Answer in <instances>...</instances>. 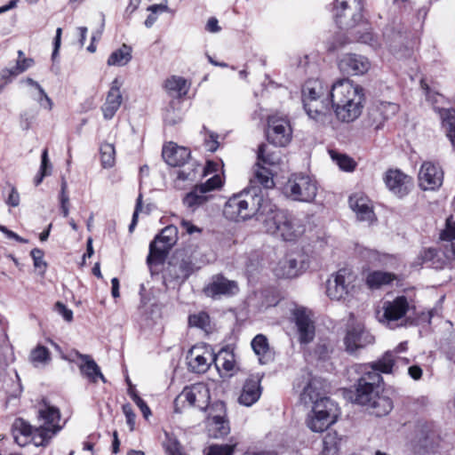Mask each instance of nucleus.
<instances>
[{
    "label": "nucleus",
    "instance_id": "f03ea898",
    "mask_svg": "<svg viewBox=\"0 0 455 455\" xmlns=\"http://www.w3.org/2000/svg\"><path fill=\"white\" fill-rule=\"evenodd\" d=\"M395 363L392 352H386L376 362L360 364L356 371L360 374L355 384L354 403L367 406L371 414L377 417L387 415L393 409V402L387 395H380L379 389L383 382L381 373H391Z\"/></svg>",
    "mask_w": 455,
    "mask_h": 455
},
{
    "label": "nucleus",
    "instance_id": "e2e57ef3",
    "mask_svg": "<svg viewBox=\"0 0 455 455\" xmlns=\"http://www.w3.org/2000/svg\"><path fill=\"white\" fill-rule=\"evenodd\" d=\"M56 311L68 322H71L73 319V312L68 308L63 303L58 301L55 304Z\"/></svg>",
    "mask_w": 455,
    "mask_h": 455
},
{
    "label": "nucleus",
    "instance_id": "bf43d9fd",
    "mask_svg": "<svg viewBox=\"0 0 455 455\" xmlns=\"http://www.w3.org/2000/svg\"><path fill=\"white\" fill-rule=\"evenodd\" d=\"M122 410L126 417L127 424L130 426L131 430H132L135 425L136 415L132 411V405L125 403L123 405Z\"/></svg>",
    "mask_w": 455,
    "mask_h": 455
},
{
    "label": "nucleus",
    "instance_id": "72a5a7b5",
    "mask_svg": "<svg viewBox=\"0 0 455 455\" xmlns=\"http://www.w3.org/2000/svg\"><path fill=\"white\" fill-rule=\"evenodd\" d=\"M337 417L324 415H315L312 413L307 419V426L314 432H322L327 429L336 421Z\"/></svg>",
    "mask_w": 455,
    "mask_h": 455
},
{
    "label": "nucleus",
    "instance_id": "20e7f679",
    "mask_svg": "<svg viewBox=\"0 0 455 455\" xmlns=\"http://www.w3.org/2000/svg\"><path fill=\"white\" fill-rule=\"evenodd\" d=\"M37 419L40 425L35 436L36 442L40 444H48L62 428L60 424V411L59 408L43 399L38 404Z\"/></svg>",
    "mask_w": 455,
    "mask_h": 455
},
{
    "label": "nucleus",
    "instance_id": "f3484780",
    "mask_svg": "<svg viewBox=\"0 0 455 455\" xmlns=\"http://www.w3.org/2000/svg\"><path fill=\"white\" fill-rule=\"evenodd\" d=\"M238 291L237 283L228 280L223 275H213L211 282L204 289V294L212 299H218L221 296H233Z\"/></svg>",
    "mask_w": 455,
    "mask_h": 455
},
{
    "label": "nucleus",
    "instance_id": "3c124183",
    "mask_svg": "<svg viewBox=\"0 0 455 455\" xmlns=\"http://www.w3.org/2000/svg\"><path fill=\"white\" fill-rule=\"evenodd\" d=\"M188 323L190 326L206 329L210 323V317L207 313L200 312L198 314L189 315Z\"/></svg>",
    "mask_w": 455,
    "mask_h": 455
},
{
    "label": "nucleus",
    "instance_id": "603ef678",
    "mask_svg": "<svg viewBox=\"0 0 455 455\" xmlns=\"http://www.w3.org/2000/svg\"><path fill=\"white\" fill-rule=\"evenodd\" d=\"M197 186L208 195L209 192L220 188L222 186V180L220 175H214L208 179L204 183Z\"/></svg>",
    "mask_w": 455,
    "mask_h": 455
},
{
    "label": "nucleus",
    "instance_id": "7c9ffc66",
    "mask_svg": "<svg viewBox=\"0 0 455 455\" xmlns=\"http://www.w3.org/2000/svg\"><path fill=\"white\" fill-rule=\"evenodd\" d=\"M258 162L260 164L276 165L281 161L280 150L267 144H260L257 152Z\"/></svg>",
    "mask_w": 455,
    "mask_h": 455
},
{
    "label": "nucleus",
    "instance_id": "5701e85b",
    "mask_svg": "<svg viewBox=\"0 0 455 455\" xmlns=\"http://www.w3.org/2000/svg\"><path fill=\"white\" fill-rule=\"evenodd\" d=\"M121 86L122 83L118 78H115L111 83L106 101L101 107L103 116L106 120L112 119L122 104L123 97L120 92Z\"/></svg>",
    "mask_w": 455,
    "mask_h": 455
},
{
    "label": "nucleus",
    "instance_id": "f257e3e1",
    "mask_svg": "<svg viewBox=\"0 0 455 455\" xmlns=\"http://www.w3.org/2000/svg\"><path fill=\"white\" fill-rule=\"evenodd\" d=\"M223 214L234 221L255 217L267 233L279 235L284 241H294L304 232L297 219L255 191L231 196L225 204Z\"/></svg>",
    "mask_w": 455,
    "mask_h": 455
},
{
    "label": "nucleus",
    "instance_id": "f8f14e48",
    "mask_svg": "<svg viewBox=\"0 0 455 455\" xmlns=\"http://www.w3.org/2000/svg\"><path fill=\"white\" fill-rule=\"evenodd\" d=\"M411 309L415 310V307H410L407 298L405 296H398L393 301H386L384 303V312L379 321L394 329L399 326L397 321L403 318ZM400 325H403V323H400Z\"/></svg>",
    "mask_w": 455,
    "mask_h": 455
},
{
    "label": "nucleus",
    "instance_id": "9b49d317",
    "mask_svg": "<svg viewBox=\"0 0 455 455\" xmlns=\"http://www.w3.org/2000/svg\"><path fill=\"white\" fill-rule=\"evenodd\" d=\"M188 364L191 371L196 373H204L214 363L217 369H220L221 355H215L207 347H193L188 355Z\"/></svg>",
    "mask_w": 455,
    "mask_h": 455
},
{
    "label": "nucleus",
    "instance_id": "052dcab7",
    "mask_svg": "<svg viewBox=\"0 0 455 455\" xmlns=\"http://www.w3.org/2000/svg\"><path fill=\"white\" fill-rule=\"evenodd\" d=\"M30 255L34 261L35 267L40 268L46 267V263L44 261V251L41 249L35 248L31 251Z\"/></svg>",
    "mask_w": 455,
    "mask_h": 455
},
{
    "label": "nucleus",
    "instance_id": "ea45409f",
    "mask_svg": "<svg viewBox=\"0 0 455 455\" xmlns=\"http://www.w3.org/2000/svg\"><path fill=\"white\" fill-rule=\"evenodd\" d=\"M363 256L369 262V264L376 267L387 266L390 259L389 255L381 254L380 252L371 249H366L363 251Z\"/></svg>",
    "mask_w": 455,
    "mask_h": 455
},
{
    "label": "nucleus",
    "instance_id": "0eeeda50",
    "mask_svg": "<svg viewBox=\"0 0 455 455\" xmlns=\"http://www.w3.org/2000/svg\"><path fill=\"white\" fill-rule=\"evenodd\" d=\"M177 240L178 229L175 226L170 225L163 228L149 244L148 265L163 264Z\"/></svg>",
    "mask_w": 455,
    "mask_h": 455
},
{
    "label": "nucleus",
    "instance_id": "9d476101",
    "mask_svg": "<svg viewBox=\"0 0 455 455\" xmlns=\"http://www.w3.org/2000/svg\"><path fill=\"white\" fill-rule=\"evenodd\" d=\"M300 401L305 405L313 403L312 413L315 415L328 414V416L337 417L336 404L329 397H320L313 381L308 382L303 388L300 394Z\"/></svg>",
    "mask_w": 455,
    "mask_h": 455
},
{
    "label": "nucleus",
    "instance_id": "412c9836",
    "mask_svg": "<svg viewBox=\"0 0 455 455\" xmlns=\"http://www.w3.org/2000/svg\"><path fill=\"white\" fill-rule=\"evenodd\" d=\"M293 321L296 324L299 340L308 344L315 338V325L305 308H296L292 312Z\"/></svg>",
    "mask_w": 455,
    "mask_h": 455
},
{
    "label": "nucleus",
    "instance_id": "4be33fe9",
    "mask_svg": "<svg viewBox=\"0 0 455 455\" xmlns=\"http://www.w3.org/2000/svg\"><path fill=\"white\" fill-rule=\"evenodd\" d=\"M38 431V427H34L22 419H18L12 426V435L15 443L23 447L32 442L36 446H46L36 442L35 436Z\"/></svg>",
    "mask_w": 455,
    "mask_h": 455
},
{
    "label": "nucleus",
    "instance_id": "dca6fc26",
    "mask_svg": "<svg viewBox=\"0 0 455 455\" xmlns=\"http://www.w3.org/2000/svg\"><path fill=\"white\" fill-rule=\"evenodd\" d=\"M384 181L387 188L400 198L407 196L413 186L412 179L398 169L387 171Z\"/></svg>",
    "mask_w": 455,
    "mask_h": 455
},
{
    "label": "nucleus",
    "instance_id": "0e129e2a",
    "mask_svg": "<svg viewBox=\"0 0 455 455\" xmlns=\"http://www.w3.org/2000/svg\"><path fill=\"white\" fill-rule=\"evenodd\" d=\"M52 171V164L50 163L49 157H48V150L47 148H44L42 156H41V166L40 171L41 172H44L47 175L51 174Z\"/></svg>",
    "mask_w": 455,
    "mask_h": 455
},
{
    "label": "nucleus",
    "instance_id": "6e6d98bb",
    "mask_svg": "<svg viewBox=\"0 0 455 455\" xmlns=\"http://www.w3.org/2000/svg\"><path fill=\"white\" fill-rule=\"evenodd\" d=\"M164 121L165 124L175 125L181 121V116L176 113L173 108H168L165 111Z\"/></svg>",
    "mask_w": 455,
    "mask_h": 455
},
{
    "label": "nucleus",
    "instance_id": "a19ab883",
    "mask_svg": "<svg viewBox=\"0 0 455 455\" xmlns=\"http://www.w3.org/2000/svg\"><path fill=\"white\" fill-rule=\"evenodd\" d=\"M331 159L339 165V167L345 172H352L356 166V163L353 158L347 155L338 153L334 150H330Z\"/></svg>",
    "mask_w": 455,
    "mask_h": 455
},
{
    "label": "nucleus",
    "instance_id": "b1692460",
    "mask_svg": "<svg viewBox=\"0 0 455 455\" xmlns=\"http://www.w3.org/2000/svg\"><path fill=\"white\" fill-rule=\"evenodd\" d=\"M162 156L170 166L184 165L190 158V150L184 147H179L173 142L164 146Z\"/></svg>",
    "mask_w": 455,
    "mask_h": 455
},
{
    "label": "nucleus",
    "instance_id": "c03bdc74",
    "mask_svg": "<svg viewBox=\"0 0 455 455\" xmlns=\"http://www.w3.org/2000/svg\"><path fill=\"white\" fill-rule=\"evenodd\" d=\"M281 269L283 271V276L286 278H292L300 273L301 266L296 259L288 258L282 262Z\"/></svg>",
    "mask_w": 455,
    "mask_h": 455
},
{
    "label": "nucleus",
    "instance_id": "de8ad7c7",
    "mask_svg": "<svg viewBox=\"0 0 455 455\" xmlns=\"http://www.w3.org/2000/svg\"><path fill=\"white\" fill-rule=\"evenodd\" d=\"M422 439H420L421 445L426 448H432L434 444H435L439 439V435L436 431H435L432 426H425L422 429Z\"/></svg>",
    "mask_w": 455,
    "mask_h": 455
},
{
    "label": "nucleus",
    "instance_id": "69168bd1",
    "mask_svg": "<svg viewBox=\"0 0 455 455\" xmlns=\"http://www.w3.org/2000/svg\"><path fill=\"white\" fill-rule=\"evenodd\" d=\"M36 118V114L24 112L20 115V126L23 130L27 131L30 128L32 123Z\"/></svg>",
    "mask_w": 455,
    "mask_h": 455
},
{
    "label": "nucleus",
    "instance_id": "2eb2a0df",
    "mask_svg": "<svg viewBox=\"0 0 455 455\" xmlns=\"http://www.w3.org/2000/svg\"><path fill=\"white\" fill-rule=\"evenodd\" d=\"M374 341V336L371 335L369 331L365 330L364 326L361 323L348 326L344 338L346 350L350 354L355 352L357 349L373 344Z\"/></svg>",
    "mask_w": 455,
    "mask_h": 455
},
{
    "label": "nucleus",
    "instance_id": "774afa93",
    "mask_svg": "<svg viewBox=\"0 0 455 455\" xmlns=\"http://www.w3.org/2000/svg\"><path fill=\"white\" fill-rule=\"evenodd\" d=\"M33 65L34 60L31 58H23L22 60H18L15 65L16 71L18 70V72L21 74Z\"/></svg>",
    "mask_w": 455,
    "mask_h": 455
},
{
    "label": "nucleus",
    "instance_id": "39448f33",
    "mask_svg": "<svg viewBox=\"0 0 455 455\" xmlns=\"http://www.w3.org/2000/svg\"><path fill=\"white\" fill-rule=\"evenodd\" d=\"M318 191L315 180L305 173L291 174L283 187L284 195L294 201L311 203Z\"/></svg>",
    "mask_w": 455,
    "mask_h": 455
},
{
    "label": "nucleus",
    "instance_id": "09e8293b",
    "mask_svg": "<svg viewBox=\"0 0 455 455\" xmlns=\"http://www.w3.org/2000/svg\"><path fill=\"white\" fill-rule=\"evenodd\" d=\"M165 451L168 455H184L181 451V445L177 438L168 433H165V440L163 443Z\"/></svg>",
    "mask_w": 455,
    "mask_h": 455
},
{
    "label": "nucleus",
    "instance_id": "7ed1b4c3",
    "mask_svg": "<svg viewBox=\"0 0 455 455\" xmlns=\"http://www.w3.org/2000/svg\"><path fill=\"white\" fill-rule=\"evenodd\" d=\"M331 108L337 119L352 123L362 114L365 101L363 87L347 78L335 82L330 91Z\"/></svg>",
    "mask_w": 455,
    "mask_h": 455
},
{
    "label": "nucleus",
    "instance_id": "c756f323",
    "mask_svg": "<svg viewBox=\"0 0 455 455\" xmlns=\"http://www.w3.org/2000/svg\"><path fill=\"white\" fill-rule=\"evenodd\" d=\"M210 198H212L211 195H207L201 188L196 185L192 191L183 197L182 202L188 209L195 212L197 208L205 204Z\"/></svg>",
    "mask_w": 455,
    "mask_h": 455
},
{
    "label": "nucleus",
    "instance_id": "a878e982",
    "mask_svg": "<svg viewBox=\"0 0 455 455\" xmlns=\"http://www.w3.org/2000/svg\"><path fill=\"white\" fill-rule=\"evenodd\" d=\"M226 416V405L223 402L218 401L209 408V419L218 431L216 436H224L229 433V426Z\"/></svg>",
    "mask_w": 455,
    "mask_h": 455
},
{
    "label": "nucleus",
    "instance_id": "1a4fd4ad",
    "mask_svg": "<svg viewBox=\"0 0 455 455\" xmlns=\"http://www.w3.org/2000/svg\"><path fill=\"white\" fill-rule=\"evenodd\" d=\"M361 0H335L334 19L340 29L354 28L363 21Z\"/></svg>",
    "mask_w": 455,
    "mask_h": 455
},
{
    "label": "nucleus",
    "instance_id": "8fccbe9b",
    "mask_svg": "<svg viewBox=\"0 0 455 455\" xmlns=\"http://www.w3.org/2000/svg\"><path fill=\"white\" fill-rule=\"evenodd\" d=\"M25 82L27 83V84L35 87L38 91L40 94V98L38 99L40 105L44 108L51 110L52 108V101L46 94L43 87L36 81L33 80L30 77L26 78Z\"/></svg>",
    "mask_w": 455,
    "mask_h": 455
},
{
    "label": "nucleus",
    "instance_id": "49530a36",
    "mask_svg": "<svg viewBox=\"0 0 455 455\" xmlns=\"http://www.w3.org/2000/svg\"><path fill=\"white\" fill-rule=\"evenodd\" d=\"M115 148L112 144L104 143L100 146V158L103 167L109 168L115 164Z\"/></svg>",
    "mask_w": 455,
    "mask_h": 455
},
{
    "label": "nucleus",
    "instance_id": "2f4dec72",
    "mask_svg": "<svg viewBox=\"0 0 455 455\" xmlns=\"http://www.w3.org/2000/svg\"><path fill=\"white\" fill-rule=\"evenodd\" d=\"M342 437L336 431L329 430L323 438V455H338Z\"/></svg>",
    "mask_w": 455,
    "mask_h": 455
},
{
    "label": "nucleus",
    "instance_id": "473e14b6",
    "mask_svg": "<svg viewBox=\"0 0 455 455\" xmlns=\"http://www.w3.org/2000/svg\"><path fill=\"white\" fill-rule=\"evenodd\" d=\"M396 279L393 273L383 271H372L366 277V283L371 289H379L382 285L390 284Z\"/></svg>",
    "mask_w": 455,
    "mask_h": 455
},
{
    "label": "nucleus",
    "instance_id": "423d86ee",
    "mask_svg": "<svg viewBox=\"0 0 455 455\" xmlns=\"http://www.w3.org/2000/svg\"><path fill=\"white\" fill-rule=\"evenodd\" d=\"M210 399V390L204 383L187 386L174 400V411L180 413L187 406L195 407L200 411L209 410Z\"/></svg>",
    "mask_w": 455,
    "mask_h": 455
},
{
    "label": "nucleus",
    "instance_id": "e433bc0d",
    "mask_svg": "<svg viewBox=\"0 0 455 455\" xmlns=\"http://www.w3.org/2000/svg\"><path fill=\"white\" fill-rule=\"evenodd\" d=\"M202 171L201 165L197 164L195 161L189 159L187 164L180 166L178 171L177 178L183 181H194L198 173Z\"/></svg>",
    "mask_w": 455,
    "mask_h": 455
},
{
    "label": "nucleus",
    "instance_id": "cd10ccee",
    "mask_svg": "<svg viewBox=\"0 0 455 455\" xmlns=\"http://www.w3.org/2000/svg\"><path fill=\"white\" fill-rule=\"evenodd\" d=\"M76 355L83 362L79 365L81 373L91 382L96 383L98 379H100L104 383L107 381L104 375L101 373L100 368L91 355H84L79 352L76 353Z\"/></svg>",
    "mask_w": 455,
    "mask_h": 455
},
{
    "label": "nucleus",
    "instance_id": "4d7b16f0",
    "mask_svg": "<svg viewBox=\"0 0 455 455\" xmlns=\"http://www.w3.org/2000/svg\"><path fill=\"white\" fill-rule=\"evenodd\" d=\"M218 355H221V356H222V360L220 361V368H222L227 371H232L235 367L234 355L227 353V352H225V353L220 352Z\"/></svg>",
    "mask_w": 455,
    "mask_h": 455
},
{
    "label": "nucleus",
    "instance_id": "4468645a",
    "mask_svg": "<svg viewBox=\"0 0 455 455\" xmlns=\"http://www.w3.org/2000/svg\"><path fill=\"white\" fill-rule=\"evenodd\" d=\"M330 92L322 99L304 100L303 107L309 116L316 123L325 125L331 121Z\"/></svg>",
    "mask_w": 455,
    "mask_h": 455
},
{
    "label": "nucleus",
    "instance_id": "864d4df0",
    "mask_svg": "<svg viewBox=\"0 0 455 455\" xmlns=\"http://www.w3.org/2000/svg\"><path fill=\"white\" fill-rule=\"evenodd\" d=\"M399 105L394 102H381L379 107L380 114L385 119L391 118L399 111Z\"/></svg>",
    "mask_w": 455,
    "mask_h": 455
},
{
    "label": "nucleus",
    "instance_id": "c85d7f7f",
    "mask_svg": "<svg viewBox=\"0 0 455 455\" xmlns=\"http://www.w3.org/2000/svg\"><path fill=\"white\" fill-rule=\"evenodd\" d=\"M438 112L442 126L445 130L447 137L450 139L452 146L455 148V109L452 108H434Z\"/></svg>",
    "mask_w": 455,
    "mask_h": 455
},
{
    "label": "nucleus",
    "instance_id": "393cba45",
    "mask_svg": "<svg viewBox=\"0 0 455 455\" xmlns=\"http://www.w3.org/2000/svg\"><path fill=\"white\" fill-rule=\"evenodd\" d=\"M350 208L355 212L357 219L361 221L371 222L374 219V212L369 198L362 193H356L349 197Z\"/></svg>",
    "mask_w": 455,
    "mask_h": 455
},
{
    "label": "nucleus",
    "instance_id": "a18cd8bd",
    "mask_svg": "<svg viewBox=\"0 0 455 455\" xmlns=\"http://www.w3.org/2000/svg\"><path fill=\"white\" fill-rule=\"evenodd\" d=\"M440 239L451 242V250L455 257V221L452 217L446 220L445 228L440 234Z\"/></svg>",
    "mask_w": 455,
    "mask_h": 455
},
{
    "label": "nucleus",
    "instance_id": "5fc2aeb1",
    "mask_svg": "<svg viewBox=\"0 0 455 455\" xmlns=\"http://www.w3.org/2000/svg\"><path fill=\"white\" fill-rule=\"evenodd\" d=\"M129 395L132 401L136 403V405L141 411L145 419H148L149 415H151V411L148 406L147 403L133 390H129Z\"/></svg>",
    "mask_w": 455,
    "mask_h": 455
},
{
    "label": "nucleus",
    "instance_id": "c9c22d12",
    "mask_svg": "<svg viewBox=\"0 0 455 455\" xmlns=\"http://www.w3.org/2000/svg\"><path fill=\"white\" fill-rule=\"evenodd\" d=\"M132 60V47L124 44L119 49L114 51L108 57V66H125Z\"/></svg>",
    "mask_w": 455,
    "mask_h": 455
},
{
    "label": "nucleus",
    "instance_id": "4c0bfd02",
    "mask_svg": "<svg viewBox=\"0 0 455 455\" xmlns=\"http://www.w3.org/2000/svg\"><path fill=\"white\" fill-rule=\"evenodd\" d=\"M325 97L323 92L321 82L318 80H308L302 87V101L304 100L322 99Z\"/></svg>",
    "mask_w": 455,
    "mask_h": 455
},
{
    "label": "nucleus",
    "instance_id": "13d9d810",
    "mask_svg": "<svg viewBox=\"0 0 455 455\" xmlns=\"http://www.w3.org/2000/svg\"><path fill=\"white\" fill-rule=\"evenodd\" d=\"M233 447L230 445H212L207 455H232Z\"/></svg>",
    "mask_w": 455,
    "mask_h": 455
},
{
    "label": "nucleus",
    "instance_id": "6ab92c4d",
    "mask_svg": "<svg viewBox=\"0 0 455 455\" xmlns=\"http://www.w3.org/2000/svg\"><path fill=\"white\" fill-rule=\"evenodd\" d=\"M250 184L251 188L249 189H244L241 193L255 191L257 195H262L265 198H268L262 191L261 188L269 189L275 187L273 174L267 168L262 166L259 163H257L253 167V175L250 179Z\"/></svg>",
    "mask_w": 455,
    "mask_h": 455
},
{
    "label": "nucleus",
    "instance_id": "aec40b11",
    "mask_svg": "<svg viewBox=\"0 0 455 455\" xmlns=\"http://www.w3.org/2000/svg\"><path fill=\"white\" fill-rule=\"evenodd\" d=\"M371 67L369 60L358 54H346L339 61V70L349 76H358L366 73Z\"/></svg>",
    "mask_w": 455,
    "mask_h": 455
},
{
    "label": "nucleus",
    "instance_id": "37998d69",
    "mask_svg": "<svg viewBox=\"0 0 455 455\" xmlns=\"http://www.w3.org/2000/svg\"><path fill=\"white\" fill-rule=\"evenodd\" d=\"M186 84V79L173 76L166 80L165 88L168 92H174L179 96H181L187 93Z\"/></svg>",
    "mask_w": 455,
    "mask_h": 455
},
{
    "label": "nucleus",
    "instance_id": "f704fd0d",
    "mask_svg": "<svg viewBox=\"0 0 455 455\" xmlns=\"http://www.w3.org/2000/svg\"><path fill=\"white\" fill-rule=\"evenodd\" d=\"M251 347L259 356L260 363H266L270 359V350L267 339L263 334L256 335L251 340Z\"/></svg>",
    "mask_w": 455,
    "mask_h": 455
},
{
    "label": "nucleus",
    "instance_id": "a211bd4d",
    "mask_svg": "<svg viewBox=\"0 0 455 455\" xmlns=\"http://www.w3.org/2000/svg\"><path fill=\"white\" fill-rule=\"evenodd\" d=\"M443 172L439 165L425 162L419 172V187L423 190H435L443 184Z\"/></svg>",
    "mask_w": 455,
    "mask_h": 455
},
{
    "label": "nucleus",
    "instance_id": "6e6552de",
    "mask_svg": "<svg viewBox=\"0 0 455 455\" xmlns=\"http://www.w3.org/2000/svg\"><path fill=\"white\" fill-rule=\"evenodd\" d=\"M356 275L347 267L339 269L326 282V294L332 300H345L355 288Z\"/></svg>",
    "mask_w": 455,
    "mask_h": 455
},
{
    "label": "nucleus",
    "instance_id": "338daca9",
    "mask_svg": "<svg viewBox=\"0 0 455 455\" xmlns=\"http://www.w3.org/2000/svg\"><path fill=\"white\" fill-rule=\"evenodd\" d=\"M141 208H142V196L139 195V196L137 198V202H136L135 210H134V212H133V215H132V222H131V224L129 226V231L130 232H132V230L134 229L135 226L137 225L138 214H139V212L141 210Z\"/></svg>",
    "mask_w": 455,
    "mask_h": 455
},
{
    "label": "nucleus",
    "instance_id": "58836bf2",
    "mask_svg": "<svg viewBox=\"0 0 455 455\" xmlns=\"http://www.w3.org/2000/svg\"><path fill=\"white\" fill-rule=\"evenodd\" d=\"M30 361L35 366L44 365L51 361V353L44 346H36L30 353Z\"/></svg>",
    "mask_w": 455,
    "mask_h": 455
},
{
    "label": "nucleus",
    "instance_id": "680f3d73",
    "mask_svg": "<svg viewBox=\"0 0 455 455\" xmlns=\"http://www.w3.org/2000/svg\"><path fill=\"white\" fill-rule=\"evenodd\" d=\"M219 135L214 132H209L208 137H205L204 143L209 151L214 152L219 148Z\"/></svg>",
    "mask_w": 455,
    "mask_h": 455
},
{
    "label": "nucleus",
    "instance_id": "79ce46f5",
    "mask_svg": "<svg viewBox=\"0 0 455 455\" xmlns=\"http://www.w3.org/2000/svg\"><path fill=\"white\" fill-rule=\"evenodd\" d=\"M173 267L177 279L186 280L194 271V264L188 258L182 259L180 261L174 264Z\"/></svg>",
    "mask_w": 455,
    "mask_h": 455
},
{
    "label": "nucleus",
    "instance_id": "bb28decb",
    "mask_svg": "<svg viewBox=\"0 0 455 455\" xmlns=\"http://www.w3.org/2000/svg\"><path fill=\"white\" fill-rule=\"evenodd\" d=\"M261 395L260 379L249 378L245 380L238 402L245 406H251Z\"/></svg>",
    "mask_w": 455,
    "mask_h": 455
},
{
    "label": "nucleus",
    "instance_id": "ddd939ff",
    "mask_svg": "<svg viewBox=\"0 0 455 455\" xmlns=\"http://www.w3.org/2000/svg\"><path fill=\"white\" fill-rule=\"evenodd\" d=\"M267 137L275 147H284L291 140V128L289 122L281 117L270 116L267 120Z\"/></svg>",
    "mask_w": 455,
    "mask_h": 455
}]
</instances>
